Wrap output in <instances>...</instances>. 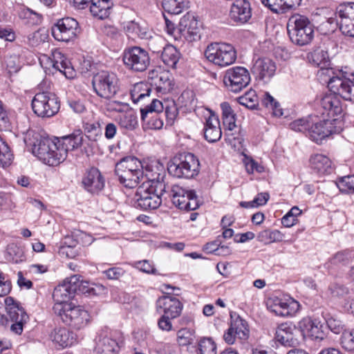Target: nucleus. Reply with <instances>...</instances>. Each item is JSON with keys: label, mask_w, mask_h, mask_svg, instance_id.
Masks as SVG:
<instances>
[{"label": "nucleus", "mask_w": 354, "mask_h": 354, "mask_svg": "<svg viewBox=\"0 0 354 354\" xmlns=\"http://www.w3.org/2000/svg\"><path fill=\"white\" fill-rule=\"evenodd\" d=\"M167 196L171 199L175 206L185 211L195 210L200 205L195 191L185 189L177 185L167 191Z\"/></svg>", "instance_id": "nucleus-11"}, {"label": "nucleus", "mask_w": 354, "mask_h": 354, "mask_svg": "<svg viewBox=\"0 0 354 354\" xmlns=\"http://www.w3.org/2000/svg\"><path fill=\"white\" fill-rule=\"evenodd\" d=\"M261 103L266 107L272 109V113L275 116L280 117L283 115V111L280 108L279 102L269 93L266 92L263 93Z\"/></svg>", "instance_id": "nucleus-42"}, {"label": "nucleus", "mask_w": 354, "mask_h": 354, "mask_svg": "<svg viewBox=\"0 0 354 354\" xmlns=\"http://www.w3.org/2000/svg\"><path fill=\"white\" fill-rule=\"evenodd\" d=\"M287 30L292 42L298 46L307 45L314 38L313 26L309 19L303 15L292 16L288 20Z\"/></svg>", "instance_id": "nucleus-5"}, {"label": "nucleus", "mask_w": 354, "mask_h": 354, "mask_svg": "<svg viewBox=\"0 0 354 354\" xmlns=\"http://www.w3.org/2000/svg\"><path fill=\"white\" fill-rule=\"evenodd\" d=\"M337 185L342 192L354 193V176H347L341 178Z\"/></svg>", "instance_id": "nucleus-51"}, {"label": "nucleus", "mask_w": 354, "mask_h": 354, "mask_svg": "<svg viewBox=\"0 0 354 354\" xmlns=\"http://www.w3.org/2000/svg\"><path fill=\"white\" fill-rule=\"evenodd\" d=\"M335 13L340 20L354 21V3L348 2L339 5L336 8Z\"/></svg>", "instance_id": "nucleus-40"}, {"label": "nucleus", "mask_w": 354, "mask_h": 354, "mask_svg": "<svg viewBox=\"0 0 354 354\" xmlns=\"http://www.w3.org/2000/svg\"><path fill=\"white\" fill-rule=\"evenodd\" d=\"M340 344L346 351H354V329L343 332L340 338Z\"/></svg>", "instance_id": "nucleus-50"}, {"label": "nucleus", "mask_w": 354, "mask_h": 354, "mask_svg": "<svg viewBox=\"0 0 354 354\" xmlns=\"http://www.w3.org/2000/svg\"><path fill=\"white\" fill-rule=\"evenodd\" d=\"M154 85L157 88L162 92H169L172 89L173 83L171 76L168 71H160L158 80L154 81Z\"/></svg>", "instance_id": "nucleus-39"}, {"label": "nucleus", "mask_w": 354, "mask_h": 354, "mask_svg": "<svg viewBox=\"0 0 354 354\" xmlns=\"http://www.w3.org/2000/svg\"><path fill=\"white\" fill-rule=\"evenodd\" d=\"M250 82L249 71L243 66H235L227 69L223 77L226 87L232 92L237 93L246 87Z\"/></svg>", "instance_id": "nucleus-14"}, {"label": "nucleus", "mask_w": 354, "mask_h": 354, "mask_svg": "<svg viewBox=\"0 0 354 354\" xmlns=\"http://www.w3.org/2000/svg\"><path fill=\"white\" fill-rule=\"evenodd\" d=\"M103 290L104 288L102 286L91 283L88 281L81 279L77 292L82 294H87L88 295H97Z\"/></svg>", "instance_id": "nucleus-46"}, {"label": "nucleus", "mask_w": 354, "mask_h": 354, "mask_svg": "<svg viewBox=\"0 0 354 354\" xmlns=\"http://www.w3.org/2000/svg\"><path fill=\"white\" fill-rule=\"evenodd\" d=\"M31 106L34 113L38 117L48 118L58 113L60 104L55 94L50 92H40L34 96Z\"/></svg>", "instance_id": "nucleus-10"}, {"label": "nucleus", "mask_w": 354, "mask_h": 354, "mask_svg": "<svg viewBox=\"0 0 354 354\" xmlns=\"http://www.w3.org/2000/svg\"><path fill=\"white\" fill-rule=\"evenodd\" d=\"M203 131L205 138L209 142H214L220 140L222 132L220 122L216 115L212 114L206 120Z\"/></svg>", "instance_id": "nucleus-29"}, {"label": "nucleus", "mask_w": 354, "mask_h": 354, "mask_svg": "<svg viewBox=\"0 0 354 354\" xmlns=\"http://www.w3.org/2000/svg\"><path fill=\"white\" fill-rule=\"evenodd\" d=\"M198 354H216V346L212 339L204 337L200 340Z\"/></svg>", "instance_id": "nucleus-49"}, {"label": "nucleus", "mask_w": 354, "mask_h": 354, "mask_svg": "<svg viewBox=\"0 0 354 354\" xmlns=\"http://www.w3.org/2000/svg\"><path fill=\"white\" fill-rule=\"evenodd\" d=\"M199 161L191 153H183L174 156L168 163L169 173L176 178H191L199 172Z\"/></svg>", "instance_id": "nucleus-6"}, {"label": "nucleus", "mask_w": 354, "mask_h": 354, "mask_svg": "<svg viewBox=\"0 0 354 354\" xmlns=\"http://www.w3.org/2000/svg\"><path fill=\"white\" fill-rule=\"evenodd\" d=\"M53 310L64 323L75 329L84 328L90 321V315L86 310L66 301H57Z\"/></svg>", "instance_id": "nucleus-4"}, {"label": "nucleus", "mask_w": 354, "mask_h": 354, "mask_svg": "<svg viewBox=\"0 0 354 354\" xmlns=\"http://www.w3.org/2000/svg\"><path fill=\"white\" fill-rule=\"evenodd\" d=\"M301 330L291 323H282L276 329L275 338L284 346H296L299 344Z\"/></svg>", "instance_id": "nucleus-16"}, {"label": "nucleus", "mask_w": 354, "mask_h": 354, "mask_svg": "<svg viewBox=\"0 0 354 354\" xmlns=\"http://www.w3.org/2000/svg\"><path fill=\"white\" fill-rule=\"evenodd\" d=\"M276 71V66L270 59L258 58L254 62L252 72L260 80L270 79Z\"/></svg>", "instance_id": "nucleus-26"}, {"label": "nucleus", "mask_w": 354, "mask_h": 354, "mask_svg": "<svg viewBox=\"0 0 354 354\" xmlns=\"http://www.w3.org/2000/svg\"><path fill=\"white\" fill-rule=\"evenodd\" d=\"M308 137L317 143L321 142L324 139L333 133H339L342 131V122L337 119H329L323 117L320 120L317 115L312 118Z\"/></svg>", "instance_id": "nucleus-9"}, {"label": "nucleus", "mask_w": 354, "mask_h": 354, "mask_svg": "<svg viewBox=\"0 0 354 354\" xmlns=\"http://www.w3.org/2000/svg\"><path fill=\"white\" fill-rule=\"evenodd\" d=\"M122 61L129 70L142 72L149 66L150 57L145 49L138 46H133L124 50Z\"/></svg>", "instance_id": "nucleus-13"}, {"label": "nucleus", "mask_w": 354, "mask_h": 354, "mask_svg": "<svg viewBox=\"0 0 354 354\" xmlns=\"http://www.w3.org/2000/svg\"><path fill=\"white\" fill-rule=\"evenodd\" d=\"M165 104H164L161 101L153 99L150 104L146 106L145 108L140 109L141 119L143 121H147L148 114H153L155 113L162 112L165 108Z\"/></svg>", "instance_id": "nucleus-41"}, {"label": "nucleus", "mask_w": 354, "mask_h": 354, "mask_svg": "<svg viewBox=\"0 0 354 354\" xmlns=\"http://www.w3.org/2000/svg\"><path fill=\"white\" fill-rule=\"evenodd\" d=\"M10 301H13L12 298L6 299V302L8 306V313L13 322L10 326V330L14 333L20 335L23 331L24 324L28 319V316L22 308L19 307L17 304L10 305Z\"/></svg>", "instance_id": "nucleus-19"}, {"label": "nucleus", "mask_w": 354, "mask_h": 354, "mask_svg": "<svg viewBox=\"0 0 354 354\" xmlns=\"http://www.w3.org/2000/svg\"><path fill=\"white\" fill-rule=\"evenodd\" d=\"M86 137L91 141H97L102 135V123L100 121L87 122L84 127Z\"/></svg>", "instance_id": "nucleus-37"}, {"label": "nucleus", "mask_w": 354, "mask_h": 354, "mask_svg": "<svg viewBox=\"0 0 354 354\" xmlns=\"http://www.w3.org/2000/svg\"><path fill=\"white\" fill-rule=\"evenodd\" d=\"M268 308L276 315L288 317L292 315L299 304L293 299H286L278 297L269 299Z\"/></svg>", "instance_id": "nucleus-21"}, {"label": "nucleus", "mask_w": 354, "mask_h": 354, "mask_svg": "<svg viewBox=\"0 0 354 354\" xmlns=\"http://www.w3.org/2000/svg\"><path fill=\"white\" fill-rule=\"evenodd\" d=\"M350 257V254L346 251L338 252L329 260L328 263L332 266H337L346 263Z\"/></svg>", "instance_id": "nucleus-60"}, {"label": "nucleus", "mask_w": 354, "mask_h": 354, "mask_svg": "<svg viewBox=\"0 0 354 354\" xmlns=\"http://www.w3.org/2000/svg\"><path fill=\"white\" fill-rule=\"evenodd\" d=\"M308 59L310 62L320 67L319 72L321 75H325L330 78L331 75H335L333 68H328L330 60L326 50L317 48L308 55Z\"/></svg>", "instance_id": "nucleus-25"}, {"label": "nucleus", "mask_w": 354, "mask_h": 354, "mask_svg": "<svg viewBox=\"0 0 354 354\" xmlns=\"http://www.w3.org/2000/svg\"><path fill=\"white\" fill-rule=\"evenodd\" d=\"M230 16L236 23L248 22L252 16L250 3L246 0H235L231 6Z\"/></svg>", "instance_id": "nucleus-24"}, {"label": "nucleus", "mask_w": 354, "mask_h": 354, "mask_svg": "<svg viewBox=\"0 0 354 354\" xmlns=\"http://www.w3.org/2000/svg\"><path fill=\"white\" fill-rule=\"evenodd\" d=\"M312 118H313V115H309L306 118L295 120L290 124V127L295 131L302 132L308 136L310 127V124H312L311 122H313Z\"/></svg>", "instance_id": "nucleus-43"}, {"label": "nucleus", "mask_w": 354, "mask_h": 354, "mask_svg": "<svg viewBox=\"0 0 354 354\" xmlns=\"http://www.w3.org/2000/svg\"><path fill=\"white\" fill-rule=\"evenodd\" d=\"M166 46H167L166 41L162 37L158 35L151 37L148 42L149 50L154 53H162Z\"/></svg>", "instance_id": "nucleus-53"}, {"label": "nucleus", "mask_w": 354, "mask_h": 354, "mask_svg": "<svg viewBox=\"0 0 354 354\" xmlns=\"http://www.w3.org/2000/svg\"><path fill=\"white\" fill-rule=\"evenodd\" d=\"M10 127V119L6 106L0 100V131H6Z\"/></svg>", "instance_id": "nucleus-59"}, {"label": "nucleus", "mask_w": 354, "mask_h": 354, "mask_svg": "<svg viewBox=\"0 0 354 354\" xmlns=\"http://www.w3.org/2000/svg\"><path fill=\"white\" fill-rule=\"evenodd\" d=\"M112 6L111 0H92L90 12L94 17L103 19L109 17Z\"/></svg>", "instance_id": "nucleus-33"}, {"label": "nucleus", "mask_w": 354, "mask_h": 354, "mask_svg": "<svg viewBox=\"0 0 354 354\" xmlns=\"http://www.w3.org/2000/svg\"><path fill=\"white\" fill-rule=\"evenodd\" d=\"M238 101L241 105L250 109H255L259 104L258 97L256 92L253 90H250L243 95L240 96L238 98Z\"/></svg>", "instance_id": "nucleus-45"}, {"label": "nucleus", "mask_w": 354, "mask_h": 354, "mask_svg": "<svg viewBox=\"0 0 354 354\" xmlns=\"http://www.w3.org/2000/svg\"><path fill=\"white\" fill-rule=\"evenodd\" d=\"M339 24L342 34L348 37H354V21L343 19L339 21Z\"/></svg>", "instance_id": "nucleus-56"}, {"label": "nucleus", "mask_w": 354, "mask_h": 354, "mask_svg": "<svg viewBox=\"0 0 354 354\" xmlns=\"http://www.w3.org/2000/svg\"><path fill=\"white\" fill-rule=\"evenodd\" d=\"M194 331L189 328H181L177 333V342L180 346L192 344L195 340Z\"/></svg>", "instance_id": "nucleus-44"}, {"label": "nucleus", "mask_w": 354, "mask_h": 354, "mask_svg": "<svg viewBox=\"0 0 354 354\" xmlns=\"http://www.w3.org/2000/svg\"><path fill=\"white\" fill-rule=\"evenodd\" d=\"M94 92L101 98L112 100L119 91L117 75L107 71H101L93 77Z\"/></svg>", "instance_id": "nucleus-7"}, {"label": "nucleus", "mask_w": 354, "mask_h": 354, "mask_svg": "<svg viewBox=\"0 0 354 354\" xmlns=\"http://www.w3.org/2000/svg\"><path fill=\"white\" fill-rule=\"evenodd\" d=\"M156 309L163 315L175 319L180 316L183 310V304L178 299L171 296L160 297L156 301Z\"/></svg>", "instance_id": "nucleus-20"}, {"label": "nucleus", "mask_w": 354, "mask_h": 354, "mask_svg": "<svg viewBox=\"0 0 354 354\" xmlns=\"http://www.w3.org/2000/svg\"><path fill=\"white\" fill-rule=\"evenodd\" d=\"M35 142L32 145V152L44 163L50 166H57L66 160L68 152L82 145L83 134L81 130L61 139L52 140L49 138L39 134L34 136Z\"/></svg>", "instance_id": "nucleus-1"}, {"label": "nucleus", "mask_w": 354, "mask_h": 354, "mask_svg": "<svg viewBox=\"0 0 354 354\" xmlns=\"http://www.w3.org/2000/svg\"><path fill=\"white\" fill-rule=\"evenodd\" d=\"M120 125L127 130H133L138 125L136 117L131 113H127L120 118Z\"/></svg>", "instance_id": "nucleus-52"}, {"label": "nucleus", "mask_w": 354, "mask_h": 354, "mask_svg": "<svg viewBox=\"0 0 354 354\" xmlns=\"http://www.w3.org/2000/svg\"><path fill=\"white\" fill-rule=\"evenodd\" d=\"M298 325L303 336L307 335L312 339L320 340L325 337L323 325L317 319L313 320L309 317H305L298 323Z\"/></svg>", "instance_id": "nucleus-23"}, {"label": "nucleus", "mask_w": 354, "mask_h": 354, "mask_svg": "<svg viewBox=\"0 0 354 354\" xmlns=\"http://www.w3.org/2000/svg\"><path fill=\"white\" fill-rule=\"evenodd\" d=\"M120 350L119 343L108 336H99L96 339L97 354H117Z\"/></svg>", "instance_id": "nucleus-31"}, {"label": "nucleus", "mask_w": 354, "mask_h": 354, "mask_svg": "<svg viewBox=\"0 0 354 354\" xmlns=\"http://www.w3.org/2000/svg\"><path fill=\"white\" fill-rule=\"evenodd\" d=\"M230 326L241 340H247L250 336V330L247 322L236 313L230 314Z\"/></svg>", "instance_id": "nucleus-32"}, {"label": "nucleus", "mask_w": 354, "mask_h": 354, "mask_svg": "<svg viewBox=\"0 0 354 354\" xmlns=\"http://www.w3.org/2000/svg\"><path fill=\"white\" fill-rule=\"evenodd\" d=\"M162 7L165 11L172 15H178L189 6L188 0H163Z\"/></svg>", "instance_id": "nucleus-36"}, {"label": "nucleus", "mask_w": 354, "mask_h": 354, "mask_svg": "<svg viewBox=\"0 0 354 354\" xmlns=\"http://www.w3.org/2000/svg\"><path fill=\"white\" fill-rule=\"evenodd\" d=\"M115 174L120 183L130 189L137 187L144 178L142 165L133 156L125 157L120 160L115 165Z\"/></svg>", "instance_id": "nucleus-3"}, {"label": "nucleus", "mask_w": 354, "mask_h": 354, "mask_svg": "<svg viewBox=\"0 0 354 354\" xmlns=\"http://www.w3.org/2000/svg\"><path fill=\"white\" fill-rule=\"evenodd\" d=\"M310 164L313 170L322 174H330L333 170L331 160L323 154L312 156L310 158Z\"/></svg>", "instance_id": "nucleus-34"}, {"label": "nucleus", "mask_w": 354, "mask_h": 354, "mask_svg": "<svg viewBox=\"0 0 354 354\" xmlns=\"http://www.w3.org/2000/svg\"><path fill=\"white\" fill-rule=\"evenodd\" d=\"M283 238V234L277 230H265L260 232L257 235V240L260 242H263L265 244L281 241Z\"/></svg>", "instance_id": "nucleus-38"}, {"label": "nucleus", "mask_w": 354, "mask_h": 354, "mask_svg": "<svg viewBox=\"0 0 354 354\" xmlns=\"http://www.w3.org/2000/svg\"><path fill=\"white\" fill-rule=\"evenodd\" d=\"M320 106L324 111L322 115H326V118L334 119L333 117L342 112V102L337 93L325 95L320 101Z\"/></svg>", "instance_id": "nucleus-22"}, {"label": "nucleus", "mask_w": 354, "mask_h": 354, "mask_svg": "<svg viewBox=\"0 0 354 354\" xmlns=\"http://www.w3.org/2000/svg\"><path fill=\"white\" fill-rule=\"evenodd\" d=\"M52 66L63 73L68 79H72L75 76V71L71 62L59 51L53 53L51 59Z\"/></svg>", "instance_id": "nucleus-28"}, {"label": "nucleus", "mask_w": 354, "mask_h": 354, "mask_svg": "<svg viewBox=\"0 0 354 354\" xmlns=\"http://www.w3.org/2000/svg\"><path fill=\"white\" fill-rule=\"evenodd\" d=\"M78 29L79 24L75 19L64 17L58 19L52 26L51 32L56 40L68 42L76 38Z\"/></svg>", "instance_id": "nucleus-15"}, {"label": "nucleus", "mask_w": 354, "mask_h": 354, "mask_svg": "<svg viewBox=\"0 0 354 354\" xmlns=\"http://www.w3.org/2000/svg\"><path fill=\"white\" fill-rule=\"evenodd\" d=\"M80 276L73 275L66 278L62 284L55 288L53 297L57 301H66L77 292L80 283Z\"/></svg>", "instance_id": "nucleus-18"}, {"label": "nucleus", "mask_w": 354, "mask_h": 354, "mask_svg": "<svg viewBox=\"0 0 354 354\" xmlns=\"http://www.w3.org/2000/svg\"><path fill=\"white\" fill-rule=\"evenodd\" d=\"M12 153L6 142L0 136V166L5 167L10 165Z\"/></svg>", "instance_id": "nucleus-47"}, {"label": "nucleus", "mask_w": 354, "mask_h": 354, "mask_svg": "<svg viewBox=\"0 0 354 354\" xmlns=\"http://www.w3.org/2000/svg\"><path fill=\"white\" fill-rule=\"evenodd\" d=\"M8 254L10 257V260L15 263H18L23 260V252L15 245H9L8 248Z\"/></svg>", "instance_id": "nucleus-61"}, {"label": "nucleus", "mask_w": 354, "mask_h": 354, "mask_svg": "<svg viewBox=\"0 0 354 354\" xmlns=\"http://www.w3.org/2000/svg\"><path fill=\"white\" fill-rule=\"evenodd\" d=\"M328 328L335 334L343 333L344 330V325L342 322L337 319L330 317L326 321Z\"/></svg>", "instance_id": "nucleus-57"}, {"label": "nucleus", "mask_w": 354, "mask_h": 354, "mask_svg": "<svg viewBox=\"0 0 354 354\" xmlns=\"http://www.w3.org/2000/svg\"><path fill=\"white\" fill-rule=\"evenodd\" d=\"M261 3L269 8L273 12H281V0H261Z\"/></svg>", "instance_id": "nucleus-63"}, {"label": "nucleus", "mask_w": 354, "mask_h": 354, "mask_svg": "<svg viewBox=\"0 0 354 354\" xmlns=\"http://www.w3.org/2000/svg\"><path fill=\"white\" fill-rule=\"evenodd\" d=\"M346 73L339 71L328 81V87L331 92L337 93L343 99L354 101V76H346Z\"/></svg>", "instance_id": "nucleus-12"}, {"label": "nucleus", "mask_w": 354, "mask_h": 354, "mask_svg": "<svg viewBox=\"0 0 354 354\" xmlns=\"http://www.w3.org/2000/svg\"><path fill=\"white\" fill-rule=\"evenodd\" d=\"M178 30L180 36L189 41L200 38L198 21L192 14L187 13L180 19Z\"/></svg>", "instance_id": "nucleus-17"}, {"label": "nucleus", "mask_w": 354, "mask_h": 354, "mask_svg": "<svg viewBox=\"0 0 354 354\" xmlns=\"http://www.w3.org/2000/svg\"><path fill=\"white\" fill-rule=\"evenodd\" d=\"M165 115L168 120L173 122L178 115V111L177 106L174 101L165 102Z\"/></svg>", "instance_id": "nucleus-58"}, {"label": "nucleus", "mask_w": 354, "mask_h": 354, "mask_svg": "<svg viewBox=\"0 0 354 354\" xmlns=\"http://www.w3.org/2000/svg\"><path fill=\"white\" fill-rule=\"evenodd\" d=\"M48 37V35L44 29H39L27 36V42L31 46H36L44 42Z\"/></svg>", "instance_id": "nucleus-48"}, {"label": "nucleus", "mask_w": 354, "mask_h": 354, "mask_svg": "<svg viewBox=\"0 0 354 354\" xmlns=\"http://www.w3.org/2000/svg\"><path fill=\"white\" fill-rule=\"evenodd\" d=\"M124 29L127 33L132 35H137L140 38H145L147 37V32L142 30L140 25L133 21L127 22L124 26Z\"/></svg>", "instance_id": "nucleus-54"}, {"label": "nucleus", "mask_w": 354, "mask_h": 354, "mask_svg": "<svg viewBox=\"0 0 354 354\" xmlns=\"http://www.w3.org/2000/svg\"><path fill=\"white\" fill-rule=\"evenodd\" d=\"M133 266L138 270L147 273L157 274V270L154 266L147 260L136 261L133 263Z\"/></svg>", "instance_id": "nucleus-55"}, {"label": "nucleus", "mask_w": 354, "mask_h": 354, "mask_svg": "<svg viewBox=\"0 0 354 354\" xmlns=\"http://www.w3.org/2000/svg\"><path fill=\"white\" fill-rule=\"evenodd\" d=\"M50 337L56 344L62 348L70 346L76 341V335L66 328H55Z\"/></svg>", "instance_id": "nucleus-30"}, {"label": "nucleus", "mask_w": 354, "mask_h": 354, "mask_svg": "<svg viewBox=\"0 0 354 354\" xmlns=\"http://www.w3.org/2000/svg\"><path fill=\"white\" fill-rule=\"evenodd\" d=\"M128 104L124 102H122L118 100H109V102L106 104L107 110L109 111H118L122 112L127 109Z\"/></svg>", "instance_id": "nucleus-62"}, {"label": "nucleus", "mask_w": 354, "mask_h": 354, "mask_svg": "<svg viewBox=\"0 0 354 354\" xmlns=\"http://www.w3.org/2000/svg\"><path fill=\"white\" fill-rule=\"evenodd\" d=\"M171 317L165 315H162L158 322L159 328L165 331H170L172 330V324L170 321Z\"/></svg>", "instance_id": "nucleus-64"}, {"label": "nucleus", "mask_w": 354, "mask_h": 354, "mask_svg": "<svg viewBox=\"0 0 354 354\" xmlns=\"http://www.w3.org/2000/svg\"><path fill=\"white\" fill-rule=\"evenodd\" d=\"M180 58V53L172 45L165 47L161 53V59L167 66L175 68Z\"/></svg>", "instance_id": "nucleus-35"}, {"label": "nucleus", "mask_w": 354, "mask_h": 354, "mask_svg": "<svg viewBox=\"0 0 354 354\" xmlns=\"http://www.w3.org/2000/svg\"><path fill=\"white\" fill-rule=\"evenodd\" d=\"M84 188L92 194L100 192L104 187V178L97 168H91L82 180Z\"/></svg>", "instance_id": "nucleus-27"}, {"label": "nucleus", "mask_w": 354, "mask_h": 354, "mask_svg": "<svg viewBox=\"0 0 354 354\" xmlns=\"http://www.w3.org/2000/svg\"><path fill=\"white\" fill-rule=\"evenodd\" d=\"M205 57L221 67L232 64L236 59V53L233 46L227 43H211L205 50Z\"/></svg>", "instance_id": "nucleus-8"}, {"label": "nucleus", "mask_w": 354, "mask_h": 354, "mask_svg": "<svg viewBox=\"0 0 354 354\" xmlns=\"http://www.w3.org/2000/svg\"><path fill=\"white\" fill-rule=\"evenodd\" d=\"M167 188L169 187L162 181L151 180L143 183L136 192L137 205L145 210L158 208L162 198L167 199Z\"/></svg>", "instance_id": "nucleus-2"}]
</instances>
